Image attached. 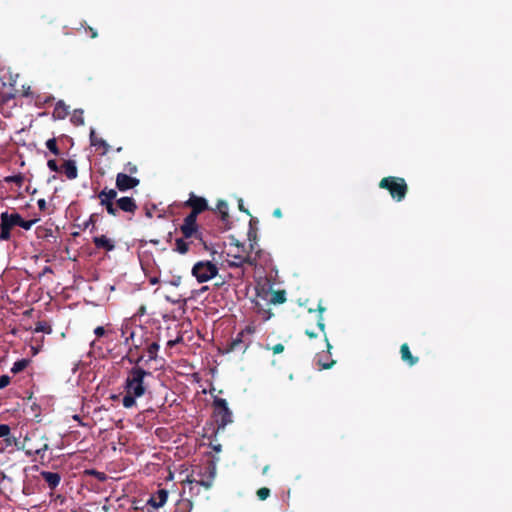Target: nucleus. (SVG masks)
Returning <instances> with one entry per match:
<instances>
[{"instance_id":"nucleus-1","label":"nucleus","mask_w":512,"mask_h":512,"mask_svg":"<svg viewBox=\"0 0 512 512\" xmlns=\"http://www.w3.org/2000/svg\"><path fill=\"white\" fill-rule=\"evenodd\" d=\"M152 373L145 370L139 364H133V367L127 371L123 383L124 396L122 404L129 409L136 405V399L145 396L149 391V384L146 378L151 377Z\"/></svg>"},{"instance_id":"nucleus-2","label":"nucleus","mask_w":512,"mask_h":512,"mask_svg":"<svg viewBox=\"0 0 512 512\" xmlns=\"http://www.w3.org/2000/svg\"><path fill=\"white\" fill-rule=\"evenodd\" d=\"M100 205L104 207L110 216L117 217L119 210L134 214L138 209L134 198L124 196L117 199L116 189L105 187L97 195Z\"/></svg>"},{"instance_id":"nucleus-3","label":"nucleus","mask_w":512,"mask_h":512,"mask_svg":"<svg viewBox=\"0 0 512 512\" xmlns=\"http://www.w3.org/2000/svg\"><path fill=\"white\" fill-rule=\"evenodd\" d=\"M149 332L142 326H139L138 328L132 330L125 338L124 343L126 345H130L128 352L126 355L122 358V360L128 361L130 364H140L142 360L144 359L143 354H139L137 357L133 356V350H139L141 347H143L145 344H148L149 339Z\"/></svg>"},{"instance_id":"nucleus-4","label":"nucleus","mask_w":512,"mask_h":512,"mask_svg":"<svg viewBox=\"0 0 512 512\" xmlns=\"http://www.w3.org/2000/svg\"><path fill=\"white\" fill-rule=\"evenodd\" d=\"M197 475L200 479H196L194 475L191 474L183 480V485L189 486V495L191 498L198 496L201 488L208 491L212 487L216 475V468L210 463L204 468V472H199Z\"/></svg>"},{"instance_id":"nucleus-5","label":"nucleus","mask_w":512,"mask_h":512,"mask_svg":"<svg viewBox=\"0 0 512 512\" xmlns=\"http://www.w3.org/2000/svg\"><path fill=\"white\" fill-rule=\"evenodd\" d=\"M379 187L387 190L390 196L397 202L402 201L408 193V185L402 177H384L380 180Z\"/></svg>"},{"instance_id":"nucleus-6","label":"nucleus","mask_w":512,"mask_h":512,"mask_svg":"<svg viewBox=\"0 0 512 512\" xmlns=\"http://www.w3.org/2000/svg\"><path fill=\"white\" fill-rule=\"evenodd\" d=\"M22 216L17 213L2 212L0 215V241H8L11 238V230L20 226Z\"/></svg>"},{"instance_id":"nucleus-7","label":"nucleus","mask_w":512,"mask_h":512,"mask_svg":"<svg viewBox=\"0 0 512 512\" xmlns=\"http://www.w3.org/2000/svg\"><path fill=\"white\" fill-rule=\"evenodd\" d=\"M213 407L218 428H224L233 422L232 411L229 409L225 399L216 397L213 400Z\"/></svg>"},{"instance_id":"nucleus-8","label":"nucleus","mask_w":512,"mask_h":512,"mask_svg":"<svg viewBox=\"0 0 512 512\" xmlns=\"http://www.w3.org/2000/svg\"><path fill=\"white\" fill-rule=\"evenodd\" d=\"M218 274V267L210 261H199L192 268V275L199 283H204Z\"/></svg>"},{"instance_id":"nucleus-9","label":"nucleus","mask_w":512,"mask_h":512,"mask_svg":"<svg viewBox=\"0 0 512 512\" xmlns=\"http://www.w3.org/2000/svg\"><path fill=\"white\" fill-rule=\"evenodd\" d=\"M140 183V180L138 178L132 177L126 173H118L116 175V188L121 191L125 192L130 189H133L137 187Z\"/></svg>"},{"instance_id":"nucleus-10","label":"nucleus","mask_w":512,"mask_h":512,"mask_svg":"<svg viewBox=\"0 0 512 512\" xmlns=\"http://www.w3.org/2000/svg\"><path fill=\"white\" fill-rule=\"evenodd\" d=\"M36 435V432L27 433L21 441L19 438L10 434L6 439H3L2 449H6L11 446L15 447L17 450L25 449L27 447V443L31 442Z\"/></svg>"},{"instance_id":"nucleus-11","label":"nucleus","mask_w":512,"mask_h":512,"mask_svg":"<svg viewBox=\"0 0 512 512\" xmlns=\"http://www.w3.org/2000/svg\"><path fill=\"white\" fill-rule=\"evenodd\" d=\"M35 438H36V436L31 440V442L27 443V447L23 450L25 451V454L27 456L37 455L41 459H43L45 452L49 449V445L47 444V442L43 441V440H46V438L44 436H41V438H40L42 441L41 444L34 443Z\"/></svg>"},{"instance_id":"nucleus-12","label":"nucleus","mask_w":512,"mask_h":512,"mask_svg":"<svg viewBox=\"0 0 512 512\" xmlns=\"http://www.w3.org/2000/svg\"><path fill=\"white\" fill-rule=\"evenodd\" d=\"M184 205L190 207L191 211L201 214L208 209V202L205 198L190 193L189 199L185 201Z\"/></svg>"},{"instance_id":"nucleus-13","label":"nucleus","mask_w":512,"mask_h":512,"mask_svg":"<svg viewBox=\"0 0 512 512\" xmlns=\"http://www.w3.org/2000/svg\"><path fill=\"white\" fill-rule=\"evenodd\" d=\"M215 212H217L220 215V220L223 224V229H231L232 222L230 220V215L228 211V203L225 200H218Z\"/></svg>"},{"instance_id":"nucleus-14","label":"nucleus","mask_w":512,"mask_h":512,"mask_svg":"<svg viewBox=\"0 0 512 512\" xmlns=\"http://www.w3.org/2000/svg\"><path fill=\"white\" fill-rule=\"evenodd\" d=\"M243 332H239L234 339L231 340V342L227 345V348L225 352H235V351H241L245 352L246 349L249 346L248 342H245L243 340Z\"/></svg>"},{"instance_id":"nucleus-15","label":"nucleus","mask_w":512,"mask_h":512,"mask_svg":"<svg viewBox=\"0 0 512 512\" xmlns=\"http://www.w3.org/2000/svg\"><path fill=\"white\" fill-rule=\"evenodd\" d=\"M168 499V490L164 488L158 489L155 493H153L148 500V504L154 508L162 507Z\"/></svg>"},{"instance_id":"nucleus-16","label":"nucleus","mask_w":512,"mask_h":512,"mask_svg":"<svg viewBox=\"0 0 512 512\" xmlns=\"http://www.w3.org/2000/svg\"><path fill=\"white\" fill-rule=\"evenodd\" d=\"M60 172L64 173L69 180L76 179L78 176L76 162L72 159L65 160L60 168Z\"/></svg>"},{"instance_id":"nucleus-17","label":"nucleus","mask_w":512,"mask_h":512,"mask_svg":"<svg viewBox=\"0 0 512 512\" xmlns=\"http://www.w3.org/2000/svg\"><path fill=\"white\" fill-rule=\"evenodd\" d=\"M93 244L97 249H103L107 252L115 249L114 240L106 237L105 235L95 236L93 238Z\"/></svg>"},{"instance_id":"nucleus-18","label":"nucleus","mask_w":512,"mask_h":512,"mask_svg":"<svg viewBox=\"0 0 512 512\" xmlns=\"http://www.w3.org/2000/svg\"><path fill=\"white\" fill-rule=\"evenodd\" d=\"M180 231L185 239H190L192 237L202 240V233L199 231L198 226L184 224L180 226Z\"/></svg>"},{"instance_id":"nucleus-19","label":"nucleus","mask_w":512,"mask_h":512,"mask_svg":"<svg viewBox=\"0 0 512 512\" xmlns=\"http://www.w3.org/2000/svg\"><path fill=\"white\" fill-rule=\"evenodd\" d=\"M40 475L51 490L55 489L60 484L61 476L59 473L42 471Z\"/></svg>"},{"instance_id":"nucleus-20","label":"nucleus","mask_w":512,"mask_h":512,"mask_svg":"<svg viewBox=\"0 0 512 512\" xmlns=\"http://www.w3.org/2000/svg\"><path fill=\"white\" fill-rule=\"evenodd\" d=\"M400 354L402 361L407 363L409 366H414L419 361L418 357L412 355L407 343L401 345Z\"/></svg>"},{"instance_id":"nucleus-21","label":"nucleus","mask_w":512,"mask_h":512,"mask_svg":"<svg viewBox=\"0 0 512 512\" xmlns=\"http://www.w3.org/2000/svg\"><path fill=\"white\" fill-rule=\"evenodd\" d=\"M265 296H263V299H267L266 296L268 294H271L270 299L268 300L266 305L270 304H282L286 301V292L284 290H278V291H264Z\"/></svg>"},{"instance_id":"nucleus-22","label":"nucleus","mask_w":512,"mask_h":512,"mask_svg":"<svg viewBox=\"0 0 512 512\" xmlns=\"http://www.w3.org/2000/svg\"><path fill=\"white\" fill-rule=\"evenodd\" d=\"M68 114V106L62 100L58 101L52 112L53 118L63 120L68 116Z\"/></svg>"},{"instance_id":"nucleus-23","label":"nucleus","mask_w":512,"mask_h":512,"mask_svg":"<svg viewBox=\"0 0 512 512\" xmlns=\"http://www.w3.org/2000/svg\"><path fill=\"white\" fill-rule=\"evenodd\" d=\"M192 507L193 504L190 499L181 498L176 502L173 512H191Z\"/></svg>"},{"instance_id":"nucleus-24","label":"nucleus","mask_w":512,"mask_h":512,"mask_svg":"<svg viewBox=\"0 0 512 512\" xmlns=\"http://www.w3.org/2000/svg\"><path fill=\"white\" fill-rule=\"evenodd\" d=\"M90 143L92 146L102 147L104 149L103 153H107L110 148L109 144L105 140L96 136L93 129L90 132Z\"/></svg>"},{"instance_id":"nucleus-25","label":"nucleus","mask_w":512,"mask_h":512,"mask_svg":"<svg viewBox=\"0 0 512 512\" xmlns=\"http://www.w3.org/2000/svg\"><path fill=\"white\" fill-rule=\"evenodd\" d=\"M146 345H147L146 351L148 353V358H149L148 361L156 360L158 351L160 348L158 341H152V342L148 341V344H146Z\"/></svg>"},{"instance_id":"nucleus-26","label":"nucleus","mask_w":512,"mask_h":512,"mask_svg":"<svg viewBox=\"0 0 512 512\" xmlns=\"http://www.w3.org/2000/svg\"><path fill=\"white\" fill-rule=\"evenodd\" d=\"M174 251L179 254H186L189 251V242L185 241V238H177L175 240Z\"/></svg>"},{"instance_id":"nucleus-27","label":"nucleus","mask_w":512,"mask_h":512,"mask_svg":"<svg viewBox=\"0 0 512 512\" xmlns=\"http://www.w3.org/2000/svg\"><path fill=\"white\" fill-rule=\"evenodd\" d=\"M255 309H256V312L259 315H261V317L264 321L269 320L272 316L271 310L269 308H265L263 305L260 304L259 301H255Z\"/></svg>"},{"instance_id":"nucleus-28","label":"nucleus","mask_w":512,"mask_h":512,"mask_svg":"<svg viewBox=\"0 0 512 512\" xmlns=\"http://www.w3.org/2000/svg\"><path fill=\"white\" fill-rule=\"evenodd\" d=\"M29 363H30L29 359H25V358L20 359L13 364V366L11 368V372L13 374H18V373L22 372L23 370H25L27 368Z\"/></svg>"},{"instance_id":"nucleus-29","label":"nucleus","mask_w":512,"mask_h":512,"mask_svg":"<svg viewBox=\"0 0 512 512\" xmlns=\"http://www.w3.org/2000/svg\"><path fill=\"white\" fill-rule=\"evenodd\" d=\"M233 257L237 260L236 262H232L230 265L233 267H240L244 263H247L249 265H253V260L250 258V256L243 257L240 254H234Z\"/></svg>"},{"instance_id":"nucleus-30","label":"nucleus","mask_w":512,"mask_h":512,"mask_svg":"<svg viewBox=\"0 0 512 512\" xmlns=\"http://www.w3.org/2000/svg\"><path fill=\"white\" fill-rule=\"evenodd\" d=\"M71 122L76 126L83 125L84 124L83 111L75 110L71 116Z\"/></svg>"},{"instance_id":"nucleus-31","label":"nucleus","mask_w":512,"mask_h":512,"mask_svg":"<svg viewBox=\"0 0 512 512\" xmlns=\"http://www.w3.org/2000/svg\"><path fill=\"white\" fill-rule=\"evenodd\" d=\"M46 147L55 156H59L60 155V150L58 148L57 141H56L55 138L48 139L46 141Z\"/></svg>"},{"instance_id":"nucleus-32","label":"nucleus","mask_w":512,"mask_h":512,"mask_svg":"<svg viewBox=\"0 0 512 512\" xmlns=\"http://www.w3.org/2000/svg\"><path fill=\"white\" fill-rule=\"evenodd\" d=\"M35 332H43L50 334L52 332V328L49 323L46 321H39L36 323Z\"/></svg>"},{"instance_id":"nucleus-33","label":"nucleus","mask_w":512,"mask_h":512,"mask_svg":"<svg viewBox=\"0 0 512 512\" xmlns=\"http://www.w3.org/2000/svg\"><path fill=\"white\" fill-rule=\"evenodd\" d=\"M5 182L6 183H15L20 187V186H22V184L24 182V176L21 173H19L17 175L7 176L5 178Z\"/></svg>"},{"instance_id":"nucleus-34","label":"nucleus","mask_w":512,"mask_h":512,"mask_svg":"<svg viewBox=\"0 0 512 512\" xmlns=\"http://www.w3.org/2000/svg\"><path fill=\"white\" fill-rule=\"evenodd\" d=\"M253 219L250 220V228L248 231V239L250 241L249 247L250 250H254V245L256 244V231L252 227Z\"/></svg>"},{"instance_id":"nucleus-35","label":"nucleus","mask_w":512,"mask_h":512,"mask_svg":"<svg viewBox=\"0 0 512 512\" xmlns=\"http://www.w3.org/2000/svg\"><path fill=\"white\" fill-rule=\"evenodd\" d=\"M198 213H195L193 211H191L183 220V223L184 224H189V225H194V226H198L197 224V217H198Z\"/></svg>"},{"instance_id":"nucleus-36","label":"nucleus","mask_w":512,"mask_h":512,"mask_svg":"<svg viewBox=\"0 0 512 512\" xmlns=\"http://www.w3.org/2000/svg\"><path fill=\"white\" fill-rule=\"evenodd\" d=\"M97 217L98 215L97 214H91L89 219L83 224L84 226V229H87L89 228L90 226H92V229L91 231L95 230L96 229V221H97Z\"/></svg>"},{"instance_id":"nucleus-37","label":"nucleus","mask_w":512,"mask_h":512,"mask_svg":"<svg viewBox=\"0 0 512 512\" xmlns=\"http://www.w3.org/2000/svg\"><path fill=\"white\" fill-rule=\"evenodd\" d=\"M318 311H319V316H318V320H317V326L319 327V329L324 332L325 330V323H324V318H323V315L322 313L325 311V308L322 307L321 305L318 306Z\"/></svg>"},{"instance_id":"nucleus-38","label":"nucleus","mask_w":512,"mask_h":512,"mask_svg":"<svg viewBox=\"0 0 512 512\" xmlns=\"http://www.w3.org/2000/svg\"><path fill=\"white\" fill-rule=\"evenodd\" d=\"M256 494H257V497L259 498V500L264 501V500H266V499L269 497V495H270V489H269V488H267V487L259 488V489L257 490V493H256Z\"/></svg>"},{"instance_id":"nucleus-39","label":"nucleus","mask_w":512,"mask_h":512,"mask_svg":"<svg viewBox=\"0 0 512 512\" xmlns=\"http://www.w3.org/2000/svg\"><path fill=\"white\" fill-rule=\"evenodd\" d=\"M37 222V219H31V220H24L21 218L20 226L21 228L25 230H30L31 227Z\"/></svg>"},{"instance_id":"nucleus-40","label":"nucleus","mask_w":512,"mask_h":512,"mask_svg":"<svg viewBox=\"0 0 512 512\" xmlns=\"http://www.w3.org/2000/svg\"><path fill=\"white\" fill-rule=\"evenodd\" d=\"M10 434V426L7 424H0V438L6 439Z\"/></svg>"},{"instance_id":"nucleus-41","label":"nucleus","mask_w":512,"mask_h":512,"mask_svg":"<svg viewBox=\"0 0 512 512\" xmlns=\"http://www.w3.org/2000/svg\"><path fill=\"white\" fill-rule=\"evenodd\" d=\"M48 168L53 172H60V168L57 164V161L55 159H49L47 161Z\"/></svg>"},{"instance_id":"nucleus-42","label":"nucleus","mask_w":512,"mask_h":512,"mask_svg":"<svg viewBox=\"0 0 512 512\" xmlns=\"http://www.w3.org/2000/svg\"><path fill=\"white\" fill-rule=\"evenodd\" d=\"M125 170L127 172H129L130 176L133 175V174H136L138 172L137 166L134 163H132V162H128L125 165Z\"/></svg>"},{"instance_id":"nucleus-43","label":"nucleus","mask_w":512,"mask_h":512,"mask_svg":"<svg viewBox=\"0 0 512 512\" xmlns=\"http://www.w3.org/2000/svg\"><path fill=\"white\" fill-rule=\"evenodd\" d=\"M10 384V377L8 375H1L0 376V389L5 388Z\"/></svg>"},{"instance_id":"nucleus-44","label":"nucleus","mask_w":512,"mask_h":512,"mask_svg":"<svg viewBox=\"0 0 512 512\" xmlns=\"http://www.w3.org/2000/svg\"><path fill=\"white\" fill-rule=\"evenodd\" d=\"M231 243H234L235 246L237 247L238 249V253L240 252H245V247L243 244H241L237 239H235L233 236L231 237Z\"/></svg>"},{"instance_id":"nucleus-45","label":"nucleus","mask_w":512,"mask_h":512,"mask_svg":"<svg viewBox=\"0 0 512 512\" xmlns=\"http://www.w3.org/2000/svg\"><path fill=\"white\" fill-rule=\"evenodd\" d=\"M271 349L274 354H280L284 351V345L281 343H277Z\"/></svg>"},{"instance_id":"nucleus-46","label":"nucleus","mask_w":512,"mask_h":512,"mask_svg":"<svg viewBox=\"0 0 512 512\" xmlns=\"http://www.w3.org/2000/svg\"><path fill=\"white\" fill-rule=\"evenodd\" d=\"M94 333L97 337H102L105 335V329L102 326H98L95 328Z\"/></svg>"},{"instance_id":"nucleus-47","label":"nucleus","mask_w":512,"mask_h":512,"mask_svg":"<svg viewBox=\"0 0 512 512\" xmlns=\"http://www.w3.org/2000/svg\"><path fill=\"white\" fill-rule=\"evenodd\" d=\"M37 205H38V208H39L41 211H45V210H46L47 204H46L45 199H39V200L37 201Z\"/></svg>"},{"instance_id":"nucleus-48","label":"nucleus","mask_w":512,"mask_h":512,"mask_svg":"<svg viewBox=\"0 0 512 512\" xmlns=\"http://www.w3.org/2000/svg\"><path fill=\"white\" fill-rule=\"evenodd\" d=\"M238 208H239V210H240V211H242V212L246 213L247 215H250L249 210H247V209L244 207V205H243V200H242V199H239V200H238Z\"/></svg>"},{"instance_id":"nucleus-49","label":"nucleus","mask_w":512,"mask_h":512,"mask_svg":"<svg viewBox=\"0 0 512 512\" xmlns=\"http://www.w3.org/2000/svg\"><path fill=\"white\" fill-rule=\"evenodd\" d=\"M241 332H243V335H244L245 333H247V334H253V333H255V327H254V326H252V325H248V326H246V328H245L244 330H242Z\"/></svg>"},{"instance_id":"nucleus-50","label":"nucleus","mask_w":512,"mask_h":512,"mask_svg":"<svg viewBox=\"0 0 512 512\" xmlns=\"http://www.w3.org/2000/svg\"><path fill=\"white\" fill-rule=\"evenodd\" d=\"M182 341V337H178L176 338L175 340H169L167 342V346L168 347H173L174 345H176L177 343L181 342Z\"/></svg>"},{"instance_id":"nucleus-51","label":"nucleus","mask_w":512,"mask_h":512,"mask_svg":"<svg viewBox=\"0 0 512 512\" xmlns=\"http://www.w3.org/2000/svg\"><path fill=\"white\" fill-rule=\"evenodd\" d=\"M88 31L90 33V37L91 38L94 39V38H96L98 36L97 31L95 29H93L92 27H88Z\"/></svg>"},{"instance_id":"nucleus-52","label":"nucleus","mask_w":512,"mask_h":512,"mask_svg":"<svg viewBox=\"0 0 512 512\" xmlns=\"http://www.w3.org/2000/svg\"><path fill=\"white\" fill-rule=\"evenodd\" d=\"M273 216L276 217V218H281L282 217V211L280 208H276L274 211H273Z\"/></svg>"},{"instance_id":"nucleus-53","label":"nucleus","mask_w":512,"mask_h":512,"mask_svg":"<svg viewBox=\"0 0 512 512\" xmlns=\"http://www.w3.org/2000/svg\"><path fill=\"white\" fill-rule=\"evenodd\" d=\"M149 283H150L151 285H155V284L159 283V278H158L157 276L150 277V278H149Z\"/></svg>"},{"instance_id":"nucleus-54","label":"nucleus","mask_w":512,"mask_h":512,"mask_svg":"<svg viewBox=\"0 0 512 512\" xmlns=\"http://www.w3.org/2000/svg\"><path fill=\"white\" fill-rule=\"evenodd\" d=\"M305 334L309 337V338H316L317 337V334L314 333L313 331H310V330H306L305 331Z\"/></svg>"},{"instance_id":"nucleus-55","label":"nucleus","mask_w":512,"mask_h":512,"mask_svg":"<svg viewBox=\"0 0 512 512\" xmlns=\"http://www.w3.org/2000/svg\"><path fill=\"white\" fill-rule=\"evenodd\" d=\"M334 363H335L334 361H332V362H330V363H324V364H322V368H323V369H329V368H331V367H332V365H333Z\"/></svg>"},{"instance_id":"nucleus-56","label":"nucleus","mask_w":512,"mask_h":512,"mask_svg":"<svg viewBox=\"0 0 512 512\" xmlns=\"http://www.w3.org/2000/svg\"><path fill=\"white\" fill-rule=\"evenodd\" d=\"M146 216H147L148 218H151V217H152V212H151L150 210H147V211H146Z\"/></svg>"},{"instance_id":"nucleus-57","label":"nucleus","mask_w":512,"mask_h":512,"mask_svg":"<svg viewBox=\"0 0 512 512\" xmlns=\"http://www.w3.org/2000/svg\"><path fill=\"white\" fill-rule=\"evenodd\" d=\"M179 282H180V278H178L177 280H174V281L172 282V284H173V285H175V286H177V285L179 284Z\"/></svg>"},{"instance_id":"nucleus-58","label":"nucleus","mask_w":512,"mask_h":512,"mask_svg":"<svg viewBox=\"0 0 512 512\" xmlns=\"http://www.w3.org/2000/svg\"><path fill=\"white\" fill-rule=\"evenodd\" d=\"M324 336H326V334H325V333H324ZM325 340H326V342H327V348H328V349H330V348H331V345H330V343L328 342L327 337H325Z\"/></svg>"},{"instance_id":"nucleus-59","label":"nucleus","mask_w":512,"mask_h":512,"mask_svg":"<svg viewBox=\"0 0 512 512\" xmlns=\"http://www.w3.org/2000/svg\"><path fill=\"white\" fill-rule=\"evenodd\" d=\"M268 466H265L264 469H263V474H265L266 472H268Z\"/></svg>"},{"instance_id":"nucleus-60","label":"nucleus","mask_w":512,"mask_h":512,"mask_svg":"<svg viewBox=\"0 0 512 512\" xmlns=\"http://www.w3.org/2000/svg\"><path fill=\"white\" fill-rule=\"evenodd\" d=\"M137 351H138V350H133V356H134V357H137V356H138V355H136V352H137Z\"/></svg>"},{"instance_id":"nucleus-61","label":"nucleus","mask_w":512,"mask_h":512,"mask_svg":"<svg viewBox=\"0 0 512 512\" xmlns=\"http://www.w3.org/2000/svg\"><path fill=\"white\" fill-rule=\"evenodd\" d=\"M258 297H262V294L260 292L257 293Z\"/></svg>"}]
</instances>
